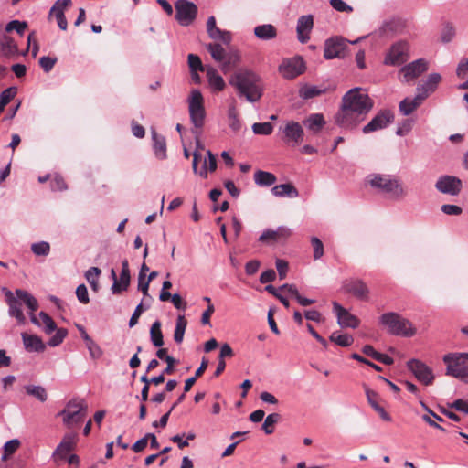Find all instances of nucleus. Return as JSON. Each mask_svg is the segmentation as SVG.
I'll return each mask as SVG.
<instances>
[{
	"instance_id": "1",
	"label": "nucleus",
	"mask_w": 468,
	"mask_h": 468,
	"mask_svg": "<svg viewBox=\"0 0 468 468\" xmlns=\"http://www.w3.org/2000/svg\"><path fill=\"white\" fill-rule=\"evenodd\" d=\"M229 82L239 95L245 97L250 102L258 101L263 94L262 80L252 70L239 69L232 75Z\"/></svg>"
},
{
	"instance_id": "2",
	"label": "nucleus",
	"mask_w": 468,
	"mask_h": 468,
	"mask_svg": "<svg viewBox=\"0 0 468 468\" xmlns=\"http://www.w3.org/2000/svg\"><path fill=\"white\" fill-rule=\"evenodd\" d=\"M367 182L373 188L396 200L403 199L408 195L407 188L395 176L372 174L367 177Z\"/></svg>"
},
{
	"instance_id": "3",
	"label": "nucleus",
	"mask_w": 468,
	"mask_h": 468,
	"mask_svg": "<svg viewBox=\"0 0 468 468\" xmlns=\"http://www.w3.org/2000/svg\"><path fill=\"white\" fill-rule=\"evenodd\" d=\"M5 299L9 306L10 316L15 317L19 324H24L26 321V317L21 309L22 303L27 306L30 313H34L38 309L37 299L28 292L21 289L16 290V296L12 292L8 291L5 293Z\"/></svg>"
},
{
	"instance_id": "4",
	"label": "nucleus",
	"mask_w": 468,
	"mask_h": 468,
	"mask_svg": "<svg viewBox=\"0 0 468 468\" xmlns=\"http://www.w3.org/2000/svg\"><path fill=\"white\" fill-rule=\"evenodd\" d=\"M379 323L387 328L389 334L394 335L410 337L416 334V328L412 323L394 312L383 314L379 317Z\"/></svg>"
},
{
	"instance_id": "5",
	"label": "nucleus",
	"mask_w": 468,
	"mask_h": 468,
	"mask_svg": "<svg viewBox=\"0 0 468 468\" xmlns=\"http://www.w3.org/2000/svg\"><path fill=\"white\" fill-rule=\"evenodd\" d=\"M446 375L468 383V353H450L443 356Z\"/></svg>"
},
{
	"instance_id": "6",
	"label": "nucleus",
	"mask_w": 468,
	"mask_h": 468,
	"mask_svg": "<svg viewBox=\"0 0 468 468\" xmlns=\"http://www.w3.org/2000/svg\"><path fill=\"white\" fill-rule=\"evenodd\" d=\"M342 106L366 116L372 109L373 101L361 89L355 88L345 94Z\"/></svg>"
},
{
	"instance_id": "7",
	"label": "nucleus",
	"mask_w": 468,
	"mask_h": 468,
	"mask_svg": "<svg viewBox=\"0 0 468 468\" xmlns=\"http://www.w3.org/2000/svg\"><path fill=\"white\" fill-rule=\"evenodd\" d=\"M87 412L88 406L83 399H71L58 415L63 417L64 423L69 427L73 424L82 422Z\"/></svg>"
},
{
	"instance_id": "8",
	"label": "nucleus",
	"mask_w": 468,
	"mask_h": 468,
	"mask_svg": "<svg viewBox=\"0 0 468 468\" xmlns=\"http://www.w3.org/2000/svg\"><path fill=\"white\" fill-rule=\"evenodd\" d=\"M189 113L191 121L195 126V130L201 129L204 125L206 112L202 94L197 90H194L191 92L189 100Z\"/></svg>"
},
{
	"instance_id": "9",
	"label": "nucleus",
	"mask_w": 468,
	"mask_h": 468,
	"mask_svg": "<svg viewBox=\"0 0 468 468\" xmlns=\"http://www.w3.org/2000/svg\"><path fill=\"white\" fill-rule=\"evenodd\" d=\"M175 8L176 19L181 26H189L197 17V6L188 0H177Z\"/></svg>"
},
{
	"instance_id": "10",
	"label": "nucleus",
	"mask_w": 468,
	"mask_h": 468,
	"mask_svg": "<svg viewBox=\"0 0 468 468\" xmlns=\"http://www.w3.org/2000/svg\"><path fill=\"white\" fill-rule=\"evenodd\" d=\"M305 64L301 57L284 59L279 67V72L283 78L292 80L304 72Z\"/></svg>"
},
{
	"instance_id": "11",
	"label": "nucleus",
	"mask_w": 468,
	"mask_h": 468,
	"mask_svg": "<svg viewBox=\"0 0 468 468\" xmlns=\"http://www.w3.org/2000/svg\"><path fill=\"white\" fill-rule=\"evenodd\" d=\"M408 368L415 378L422 384L429 386L434 380V375L431 367L417 359H411L407 363Z\"/></svg>"
},
{
	"instance_id": "12",
	"label": "nucleus",
	"mask_w": 468,
	"mask_h": 468,
	"mask_svg": "<svg viewBox=\"0 0 468 468\" xmlns=\"http://www.w3.org/2000/svg\"><path fill=\"white\" fill-rule=\"evenodd\" d=\"M346 48V39L342 37H333L324 43V58L325 59L342 58Z\"/></svg>"
},
{
	"instance_id": "13",
	"label": "nucleus",
	"mask_w": 468,
	"mask_h": 468,
	"mask_svg": "<svg viewBox=\"0 0 468 468\" xmlns=\"http://www.w3.org/2000/svg\"><path fill=\"white\" fill-rule=\"evenodd\" d=\"M429 69V62L424 58L414 60L400 69L403 81L410 82L426 72Z\"/></svg>"
},
{
	"instance_id": "14",
	"label": "nucleus",
	"mask_w": 468,
	"mask_h": 468,
	"mask_svg": "<svg viewBox=\"0 0 468 468\" xmlns=\"http://www.w3.org/2000/svg\"><path fill=\"white\" fill-rule=\"evenodd\" d=\"M462 186V180L453 176H442L435 184L438 191L452 196L458 195L461 192Z\"/></svg>"
},
{
	"instance_id": "15",
	"label": "nucleus",
	"mask_w": 468,
	"mask_h": 468,
	"mask_svg": "<svg viewBox=\"0 0 468 468\" xmlns=\"http://www.w3.org/2000/svg\"><path fill=\"white\" fill-rule=\"evenodd\" d=\"M364 117V115L342 106L335 115V122L344 128H353L360 123Z\"/></svg>"
},
{
	"instance_id": "16",
	"label": "nucleus",
	"mask_w": 468,
	"mask_h": 468,
	"mask_svg": "<svg viewBox=\"0 0 468 468\" xmlns=\"http://www.w3.org/2000/svg\"><path fill=\"white\" fill-rule=\"evenodd\" d=\"M77 444V435L75 433H67L64 435L60 443L57 446L53 452V459L55 462L64 460L68 454L73 451Z\"/></svg>"
},
{
	"instance_id": "17",
	"label": "nucleus",
	"mask_w": 468,
	"mask_h": 468,
	"mask_svg": "<svg viewBox=\"0 0 468 468\" xmlns=\"http://www.w3.org/2000/svg\"><path fill=\"white\" fill-rule=\"evenodd\" d=\"M409 45L407 42H398L394 44L385 58V64L387 65H400L407 59V52Z\"/></svg>"
},
{
	"instance_id": "18",
	"label": "nucleus",
	"mask_w": 468,
	"mask_h": 468,
	"mask_svg": "<svg viewBox=\"0 0 468 468\" xmlns=\"http://www.w3.org/2000/svg\"><path fill=\"white\" fill-rule=\"evenodd\" d=\"M393 118L394 116L391 112L387 110L380 111L366 126H364L363 133H369L384 129L393 122Z\"/></svg>"
},
{
	"instance_id": "19",
	"label": "nucleus",
	"mask_w": 468,
	"mask_h": 468,
	"mask_svg": "<svg viewBox=\"0 0 468 468\" xmlns=\"http://www.w3.org/2000/svg\"><path fill=\"white\" fill-rule=\"evenodd\" d=\"M344 289L346 292L351 293L356 298L367 301L369 289L367 285L360 279L347 280L344 283Z\"/></svg>"
},
{
	"instance_id": "20",
	"label": "nucleus",
	"mask_w": 468,
	"mask_h": 468,
	"mask_svg": "<svg viewBox=\"0 0 468 468\" xmlns=\"http://www.w3.org/2000/svg\"><path fill=\"white\" fill-rule=\"evenodd\" d=\"M303 129L301 124L296 122H289L283 129V140L287 144L297 145L302 143L303 139Z\"/></svg>"
},
{
	"instance_id": "21",
	"label": "nucleus",
	"mask_w": 468,
	"mask_h": 468,
	"mask_svg": "<svg viewBox=\"0 0 468 468\" xmlns=\"http://www.w3.org/2000/svg\"><path fill=\"white\" fill-rule=\"evenodd\" d=\"M334 311L337 316L338 324L341 327L356 328L359 325V319L342 307L338 303H333Z\"/></svg>"
},
{
	"instance_id": "22",
	"label": "nucleus",
	"mask_w": 468,
	"mask_h": 468,
	"mask_svg": "<svg viewBox=\"0 0 468 468\" xmlns=\"http://www.w3.org/2000/svg\"><path fill=\"white\" fill-rule=\"evenodd\" d=\"M314 27V16L312 15L301 16L297 21L296 32L298 40L304 44L310 39V33Z\"/></svg>"
},
{
	"instance_id": "23",
	"label": "nucleus",
	"mask_w": 468,
	"mask_h": 468,
	"mask_svg": "<svg viewBox=\"0 0 468 468\" xmlns=\"http://www.w3.org/2000/svg\"><path fill=\"white\" fill-rule=\"evenodd\" d=\"M130 269L128 261L125 259L122 262V272L120 275V280H115V282L112 283V292L113 294L121 293L123 291H126L130 284Z\"/></svg>"
},
{
	"instance_id": "24",
	"label": "nucleus",
	"mask_w": 468,
	"mask_h": 468,
	"mask_svg": "<svg viewBox=\"0 0 468 468\" xmlns=\"http://www.w3.org/2000/svg\"><path fill=\"white\" fill-rule=\"evenodd\" d=\"M291 230L286 227H279L277 229H266L260 236L259 240L263 243L275 242L286 239L291 236Z\"/></svg>"
},
{
	"instance_id": "25",
	"label": "nucleus",
	"mask_w": 468,
	"mask_h": 468,
	"mask_svg": "<svg viewBox=\"0 0 468 468\" xmlns=\"http://www.w3.org/2000/svg\"><path fill=\"white\" fill-rule=\"evenodd\" d=\"M441 81V76L439 73H431L428 76L425 82L419 84L417 90L419 95H425V99L431 93H433L440 82Z\"/></svg>"
},
{
	"instance_id": "26",
	"label": "nucleus",
	"mask_w": 468,
	"mask_h": 468,
	"mask_svg": "<svg viewBox=\"0 0 468 468\" xmlns=\"http://www.w3.org/2000/svg\"><path fill=\"white\" fill-rule=\"evenodd\" d=\"M366 395L369 405L379 414L380 418L386 421H390V415L386 412L384 407L380 404L379 395L369 388H366Z\"/></svg>"
},
{
	"instance_id": "27",
	"label": "nucleus",
	"mask_w": 468,
	"mask_h": 468,
	"mask_svg": "<svg viewBox=\"0 0 468 468\" xmlns=\"http://www.w3.org/2000/svg\"><path fill=\"white\" fill-rule=\"evenodd\" d=\"M30 318L35 324L38 326L44 325V331L47 334H51L57 328L53 319L45 312H40L38 316L35 315L34 313H30Z\"/></svg>"
},
{
	"instance_id": "28",
	"label": "nucleus",
	"mask_w": 468,
	"mask_h": 468,
	"mask_svg": "<svg viewBox=\"0 0 468 468\" xmlns=\"http://www.w3.org/2000/svg\"><path fill=\"white\" fill-rule=\"evenodd\" d=\"M425 100V95H419L417 94L415 98L410 99L406 98L399 103V111L404 115H410L418 107L420 106V104Z\"/></svg>"
},
{
	"instance_id": "29",
	"label": "nucleus",
	"mask_w": 468,
	"mask_h": 468,
	"mask_svg": "<svg viewBox=\"0 0 468 468\" xmlns=\"http://www.w3.org/2000/svg\"><path fill=\"white\" fill-rule=\"evenodd\" d=\"M22 338H23L25 347L27 351L41 352L45 349L44 343L37 335L23 333Z\"/></svg>"
},
{
	"instance_id": "30",
	"label": "nucleus",
	"mask_w": 468,
	"mask_h": 468,
	"mask_svg": "<svg viewBox=\"0 0 468 468\" xmlns=\"http://www.w3.org/2000/svg\"><path fill=\"white\" fill-rule=\"evenodd\" d=\"M254 35L261 40H271L277 37V29L271 24L257 26L254 28Z\"/></svg>"
},
{
	"instance_id": "31",
	"label": "nucleus",
	"mask_w": 468,
	"mask_h": 468,
	"mask_svg": "<svg viewBox=\"0 0 468 468\" xmlns=\"http://www.w3.org/2000/svg\"><path fill=\"white\" fill-rule=\"evenodd\" d=\"M271 193L278 197H288L293 198L299 196L297 188L291 183L273 186L271 188Z\"/></svg>"
},
{
	"instance_id": "32",
	"label": "nucleus",
	"mask_w": 468,
	"mask_h": 468,
	"mask_svg": "<svg viewBox=\"0 0 468 468\" xmlns=\"http://www.w3.org/2000/svg\"><path fill=\"white\" fill-rule=\"evenodd\" d=\"M207 50L211 55L212 58L220 64V67L222 68V65L225 61L227 51L222 47L221 44L214 42V43H208L206 45Z\"/></svg>"
},
{
	"instance_id": "33",
	"label": "nucleus",
	"mask_w": 468,
	"mask_h": 468,
	"mask_svg": "<svg viewBox=\"0 0 468 468\" xmlns=\"http://www.w3.org/2000/svg\"><path fill=\"white\" fill-rule=\"evenodd\" d=\"M18 52L17 45L8 36H4L0 41V53L5 57H12Z\"/></svg>"
},
{
	"instance_id": "34",
	"label": "nucleus",
	"mask_w": 468,
	"mask_h": 468,
	"mask_svg": "<svg viewBox=\"0 0 468 468\" xmlns=\"http://www.w3.org/2000/svg\"><path fill=\"white\" fill-rule=\"evenodd\" d=\"M154 141V154L159 159L166 158V143L164 136L159 135L156 132L152 133Z\"/></svg>"
},
{
	"instance_id": "35",
	"label": "nucleus",
	"mask_w": 468,
	"mask_h": 468,
	"mask_svg": "<svg viewBox=\"0 0 468 468\" xmlns=\"http://www.w3.org/2000/svg\"><path fill=\"white\" fill-rule=\"evenodd\" d=\"M303 124L308 128V130L316 133L322 130L325 122L322 114L314 113L311 114L306 120H304Z\"/></svg>"
},
{
	"instance_id": "36",
	"label": "nucleus",
	"mask_w": 468,
	"mask_h": 468,
	"mask_svg": "<svg viewBox=\"0 0 468 468\" xmlns=\"http://www.w3.org/2000/svg\"><path fill=\"white\" fill-rule=\"evenodd\" d=\"M206 74L209 85L216 90H222L225 88V81L223 78L218 73L217 69L212 67H207L206 69Z\"/></svg>"
},
{
	"instance_id": "37",
	"label": "nucleus",
	"mask_w": 468,
	"mask_h": 468,
	"mask_svg": "<svg viewBox=\"0 0 468 468\" xmlns=\"http://www.w3.org/2000/svg\"><path fill=\"white\" fill-rule=\"evenodd\" d=\"M420 404L423 407V409L428 412V414H424L422 416V420L430 426L436 428L440 431H445V429L434 420L435 419L438 421H443V419L438 414H436L430 408H428V406L423 401H420Z\"/></svg>"
},
{
	"instance_id": "38",
	"label": "nucleus",
	"mask_w": 468,
	"mask_h": 468,
	"mask_svg": "<svg viewBox=\"0 0 468 468\" xmlns=\"http://www.w3.org/2000/svg\"><path fill=\"white\" fill-rule=\"evenodd\" d=\"M275 175L270 172L258 170L254 174V181L260 186H270L276 182Z\"/></svg>"
},
{
	"instance_id": "39",
	"label": "nucleus",
	"mask_w": 468,
	"mask_h": 468,
	"mask_svg": "<svg viewBox=\"0 0 468 468\" xmlns=\"http://www.w3.org/2000/svg\"><path fill=\"white\" fill-rule=\"evenodd\" d=\"M208 36L215 41H220L224 45H229L232 40V36L229 31L222 30L219 27H215L209 31Z\"/></svg>"
},
{
	"instance_id": "40",
	"label": "nucleus",
	"mask_w": 468,
	"mask_h": 468,
	"mask_svg": "<svg viewBox=\"0 0 468 468\" xmlns=\"http://www.w3.org/2000/svg\"><path fill=\"white\" fill-rule=\"evenodd\" d=\"M193 133H195V140H196V151L193 154V171L194 173H197V165L199 162L202 161V155L199 153V151L204 150V145L200 142V129L198 130H193Z\"/></svg>"
},
{
	"instance_id": "41",
	"label": "nucleus",
	"mask_w": 468,
	"mask_h": 468,
	"mask_svg": "<svg viewBox=\"0 0 468 468\" xmlns=\"http://www.w3.org/2000/svg\"><path fill=\"white\" fill-rule=\"evenodd\" d=\"M228 119H229V127L237 132L241 127V122L239 119V112L236 107V101H233L231 104L229 105V112H228Z\"/></svg>"
},
{
	"instance_id": "42",
	"label": "nucleus",
	"mask_w": 468,
	"mask_h": 468,
	"mask_svg": "<svg viewBox=\"0 0 468 468\" xmlns=\"http://www.w3.org/2000/svg\"><path fill=\"white\" fill-rule=\"evenodd\" d=\"M150 337L153 345L161 347L164 345L163 333L161 331V322L155 321L150 329Z\"/></svg>"
},
{
	"instance_id": "43",
	"label": "nucleus",
	"mask_w": 468,
	"mask_h": 468,
	"mask_svg": "<svg viewBox=\"0 0 468 468\" xmlns=\"http://www.w3.org/2000/svg\"><path fill=\"white\" fill-rule=\"evenodd\" d=\"M186 325L187 320L186 319V317L184 315H178L174 333V339L176 343L181 344L183 342Z\"/></svg>"
},
{
	"instance_id": "44",
	"label": "nucleus",
	"mask_w": 468,
	"mask_h": 468,
	"mask_svg": "<svg viewBox=\"0 0 468 468\" xmlns=\"http://www.w3.org/2000/svg\"><path fill=\"white\" fill-rule=\"evenodd\" d=\"M240 62V55L239 51H230L227 52L225 61L222 65L221 69L224 72L229 71V69L235 68Z\"/></svg>"
},
{
	"instance_id": "45",
	"label": "nucleus",
	"mask_w": 468,
	"mask_h": 468,
	"mask_svg": "<svg viewBox=\"0 0 468 468\" xmlns=\"http://www.w3.org/2000/svg\"><path fill=\"white\" fill-rule=\"evenodd\" d=\"M324 90L319 89L316 86L304 85L299 90V95L304 100H309L317 96L322 95Z\"/></svg>"
},
{
	"instance_id": "46",
	"label": "nucleus",
	"mask_w": 468,
	"mask_h": 468,
	"mask_svg": "<svg viewBox=\"0 0 468 468\" xmlns=\"http://www.w3.org/2000/svg\"><path fill=\"white\" fill-rule=\"evenodd\" d=\"M71 5V0H58L50 9L49 16H54L56 19H59L64 16V10Z\"/></svg>"
},
{
	"instance_id": "47",
	"label": "nucleus",
	"mask_w": 468,
	"mask_h": 468,
	"mask_svg": "<svg viewBox=\"0 0 468 468\" xmlns=\"http://www.w3.org/2000/svg\"><path fill=\"white\" fill-rule=\"evenodd\" d=\"M207 154L208 156V165L207 160H204L202 168L199 171V175L205 178L207 176V171L214 172L217 169L216 156L209 150L207 151Z\"/></svg>"
},
{
	"instance_id": "48",
	"label": "nucleus",
	"mask_w": 468,
	"mask_h": 468,
	"mask_svg": "<svg viewBox=\"0 0 468 468\" xmlns=\"http://www.w3.org/2000/svg\"><path fill=\"white\" fill-rule=\"evenodd\" d=\"M281 415L279 413L269 414L262 424V430L268 435L273 433L274 426L280 421Z\"/></svg>"
},
{
	"instance_id": "49",
	"label": "nucleus",
	"mask_w": 468,
	"mask_h": 468,
	"mask_svg": "<svg viewBox=\"0 0 468 468\" xmlns=\"http://www.w3.org/2000/svg\"><path fill=\"white\" fill-rule=\"evenodd\" d=\"M331 342L335 343L336 345L340 346H349L353 344L354 338L351 335L348 334H337L336 332L332 333V335L329 337Z\"/></svg>"
},
{
	"instance_id": "50",
	"label": "nucleus",
	"mask_w": 468,
	"mask_h": 468,
	"mask_svg": "<svg viewBox=\"0 0 468 468\" xmlns=\"http://www.w3.org/2000/svg\"><path fill=\"white\" fill-rule=\"evenodd\" d=\"M17 93L16 87H9L3 90L0 94V113L4 111L5 107L15 98Z\"/></svg>"
},
{
	"instance_id": "51",
	"label": "nucleus",
	"mask_w": 468,
	"mask_h": 468,
	"mask_svg": "<svg viewBox=\"0 0 468 468\" xmlns=\"http://www.w3.org/2000/svg\"><path fill=\"white\" fill-rule=\"evenodd\" d=\"M20 441L13 439L6 441L4 445V453L2 456L3 461H7L20 447Z\"/></svg>"
},
{
	"instance_id": "52",
	"label": "nucleus",
	"mask_w": 468,
	"mask_h": 468,
	"mask_svg": "<svg viewBox=\"0 0 468 468\" xmlns=\"http://www.w3.org/2000/svg\"><path fill=\"white\" fill-rule=\"evenodd\" d=\"M101 271L98 267H90L85 273V278L90 284L92 290L97 291L99 287L98 278Z\"/></svg>"
},
{
	"instance_id": "53",
	"label": "nucleus",
	"mask_w": 468,
	"mask_h": 468,
	"mask_svg": "<svg viewBox=\"0 0 468 468\" xmlns=\"http://www.w3.org/2000/svg\"><path fill=\"white\" fill-rule=\"evenodd\" d=\"M25 388L28 395L36 397L41 402L46 401L48 399L47 391L41 386L29 385L27 386Z\"/></svg>"
},
{
	"instance_id": "54",
	"label": "nucleus",
	"mask_w": 468,
	"mask_h": 468,
	"mask_svg": "<svg viewBox=\"0 0 468 468\" xmlns=\"http://www.w3.org/2000/svg\"><path fill=\"white\" fill-rule=\"evenodd\" d=\"M187 62L190 71H206L200 58L197 55L189 54L187 56Z\"/></svg>"
},
{
	"instance_id": "55",
	"label": "nucleus",
	"mask_w": 468,
	"mask_h": 468,
	"mask_svg": "<svg viewBox=\"0 0 468 468\" xmlns=\"http://www.w3.org/2000/svg\"><path fill=\"white\" fill-rule=\"evenodd\" d=\"M252 131L256 134L269 135L273 131L271 122H256L252 125Z\"/></svg>"
},
{
	"instance_id": "56",
	"label": "nucleus",
	"mask_w": 468,
	"mask_h": 468,
	"mask_svg": "<svg viewBox=\"0 0 468 468\" xmlns=\"http://www.w3.org/2000/svg\"><path fill=\"white\" fill-rule=\"evenodd\" d=\"M31 250L37 256H47L50 251V245L48 242L40 241L31 245Z\"/></svg>"
},
{
	"instance_id": "57",
	"label": "nucleus",
	"mask_w": 468,
	"mask_h": 468,
	"mask_svg": "<svg viewBox=\"0 0 468 468\" xmlns=\"http://www.w3.org/2000/svg\"><path fill=\"white\" fill-rule=\"evenodd\" d=\"M68 331L64 328H56V334L49 339L48 345L50 346H59L64 338L67 336Z\"/></svg>"
},
{
	"instance_id": "58",
	"label": "nucleus",
	"mask_w": 468,
	"mask_h": 468,
	"mask_svg": "<svg viewBox=\"0 0 468 468\" xmlns=\"http://www.w3.org/2000/svg\"><path fill=\"white\" fill-rule=\"evenodd\" d=\"M27 27V22H20L18 20H13L9 22L5 27L6 32L16 30L19 35H23L25 29Z\"/></svg>"
},
{
	"instance_id": "59",
	"label": "nucleus",
	"mask_w": 468,
	"mask_h": 468,
	"mask_svg": "<svg viewBox=\"0 0 468 468\" xmlns=\"http://www.w3.org/2000/svg\"><path fill=\"white\" fill-rule=\"evenodd\" d=\"M86 346L91 358L98 359L102 356L101 348L92 339L86 342Z\"/></svg>"
},
{
	"instance_id": "60",
	"label": "nucleus",
	"mask_w": 468,
	"mask_h": 468,
	"mask_svg": "<svg viewBox=\"0 0 468 468\" xmlns=\"http://www.w3.org/2000/svg\"><path fill=\"white\" fill-rule=\"evenodd\" d=\"M311 244L314 249V260L320 259L324 255V245L323 242L316 237L311 239Z\"/></svg>"
},
{
	"instance_id": "61",
	"label": "nucleus",
	"mask_w": 468,
	"mask_h": 468,
	"mask_svg": "<svg viewBox=\"0 0 468 468\" xmlns=\"http://www.w3.org/2000/svg\"><path fill=\"white\" fill-rule=\"evenodd\" d=\"M454 35L455 30L451 24H446L441 30V39L443 43H448L452 40Z\"/></svg>"
},
{
	"instance_id": "62",
	"label": "nucleus",
	"mask_w": 468,
	"mask_h": 468,
	"mask_svg": "<svg viewBox=\"0 0 468 468\" xmlns=\"http://www.w3.org/2000/svg\"><path fill=\"white\" fill-rule=\"evenodd\" d=\"M331 6L338 12H346L351 13L353 12V7L347 5L343 0H330Z\"/></svg>"
},
{
	"instance_id": "63",
	"label": "nucleus",
	"mask_w": 468,
	"mask_h": 468,
	"mask_svg": "<svg viewBox=\"0 0 468 468\" xmlns=\"http://www.w3.org/2000/svg\"><path fill=\"white\" fill-rule=\"evenodd\" d=\"M50 186L52 191H63L67 189V184L61 176H55L51 180Z\"/></svg>"
},
{
	"instance_id": "64",
	"label": "nucleus",
	"mask_w": 468,
	"mask_h": 468,
	"mask_svg": "<svg viewBox=\"0 0 468 468\" xmlns=\"http://www.w3.org/2000/svg\"><path fill=\"white\" fill-rule=\"evenodd\" d=\"M456 75L459 79L468 78V58L462 59L456 69Z\"/></svg>"
}]
</instances>
